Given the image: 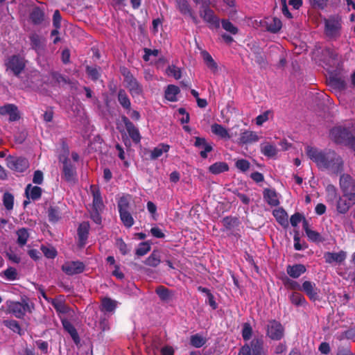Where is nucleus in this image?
<instances>
[{"mask_svg": "<svg viewBox=\"0 0 355 355\" xmlns=\"http://www.w3.org/2000/svg\"><path fill=\"white\" fill-rule=\"evenodd\" d=\"M306 153L319 168L331 169L336 173L343 170V161L334 150L327 149L322 151L307 146Z\"/></svg>", "mask_w": 355, "mask_h": 355, "instance_id": "obj_1", "label": "nucleus"}, {"mask_svg": "<svg viewBox=\"0 0 355 355\" xmlns=\"http://www.w3.org/2000/svg\"><path fill=\"white\" fill-rule=\"evenodd\" d=\"M62 146L64 153L59 156V161L62 163V178L69 183L74 184L77 180L76 168L68 157L69 151L67 145L63 142Z\"/></svg>", "mask_w": 355, "mask_h": 355, "instance_id": "obj_2", "label": "nucleus"}, {"mask_svg": "<svg viewBox=\"0 0 355 355\" xmlns=\"http://www.w3.org/2000/svg\"><path fill=\"white\" fill-rule=\"evenodd\" d=\"M26 60L19 55H12L6 58L4 64L6 71H10L14 76L19 77L24 70Z\"/></svg>", "mask_w": 355, "mask_h": 355, "instance_id": "obj_3", "label": "nucleus"}, {"mask_svg": "<svg viewBox=\"0 0 355 355\" xmlns=\"http://www.w3.org/2000/svg\"><path fill=\"white\" fill-rule=\"evenodd\" d=\"M341 21L338 17H330L324 19V34L331 40H336L340 35Z\"/></svg>", "mask_w": 355, "mask_h": 355, "instance_id": "obj_4", "label": "nucleus"}, {"mask_svg": "<svg viewBox=\"0 0 355 355\" xmlns=\"http://www.w3.org/2000/svg\"><path fill=\"white\" fill-rule=\"evenodd\" d=\"M352 136L350 130L343 126L334 127L330 131V137L336 144L347 146Z\"/></svg>", "mask_w": 355, "mask_h": 355, "instance_id": "obj_5", "label": "nucleus"}, {"mask_svg": "<svg viewBox=\"0 0 355 355\" xmlns=\"http://www.w3.org/2000/svg\"><path fill=\"white\" fill-rule=\"evenodd\" d=\"M266 329L267 336L273 340H279L284 336V327L275 320H269Z\"/></svg>", "mask_w": 355, "mask_h": 355, "instance_id": "obj_6", "label": "nucleus"}, {"mask_svg": "<svg viewBox=\"0 0 355 355\" xmlns=\"http://www.w3.org/2000/svg\"><path fill=\"white\" fill-rule=\"evenodd\" d=\"M6 161L8 168L17 172L24 171L29 166L28 159L22 157L10 155Z\"/></svg>", "mask_w": 355, "mask_h": 355, "instance_id": "obj_7", "label": "nucleus"}, {"mask_svg": "<svg viewBox=\"0 0 355 355\" xmlns=\"http://www.w3.org/2000/svg\"><path fill=\"white\" fill-rule=\"evenodd\" d=\"M8 309L10 313L18 318H23L26 311H31L28 303L25 300H22L21 302H10Z\"/></svg>", "mask_w": 355, "mask_h": 355, "instance_id": "obj_8", "label": "nucleus"}, {"mask_svg": "<svg viewBox=\"0 0 355 355\" xmlns=\"http://www.w3.org/2000/svg\"><path fill=\"white\" fill-rule=\"evenodd\" d=\"M62 270L67 275H73L83 272L85 265L81 261H67L62 266Z\"/></svg>", "mask_w": 355, "mask_h": 355, "instance_id": "obj_9", "label": "nucleus"}, {"mask_svg": "<svg viewBox=\"0 0 355 355\" xmlns=\"http://www.w3.org/2000/svg\"><path fill=\"white\" fill-rule=\"evenodd\" d=\"M200 16L211 26L218 28L220 26L219 19L215 15L214 12L207 6H202L200 10Z\"/></svg>", "mask_w": 355, "mask_h": 355, "instance_id": "obj_10", "label": "nucleus"}, {"mask_svg": "<svg viewBox=\"0 0 355 355\" xmlns=\"http://www.w3.org/2000/svg\"><path fill=\"white\" fill-rule=\"evenodd\" d=\"M121 120L124 123L127 132H128V135L132 140L136 144L139 143L141 140V135L138 128L135 126V125L129 120L127 116H122Z\"/></svg>", "mask_w": 355, "mask_h": 355, "instance_id": "obj_11", "label": "nucleus"}, {"mask_svg": "<svg viewBox=\"0 0 355 355\" xmlns=\"http://www.w3.org/2000/svg\"><path fill=\"white\" fill-rule=\"evenodd\" d=\"M9 115L10 121H15L19 119L17 107L13 104H7L0 107V115Z\"/></svg>", "mask_w": 355, "mask_h": 355, "instance_id": "obj_12", "label": "nucleus"}, {"mask_svg": "<svg viewBox=\"0 0 355 355\" xmlns=\"http://www.w3.org/2000/svg\"><path fill=\"white\" fill-rule=\"evenodd\" d=\"M340 186L343 193L355 190V180L348 174H343L340 178Z\"/></svg>", "mask_w": 355, "mask_h": 355, "instance_id": "obj_13", "label": "nucleus"}, {"mask_svg": "<svg viewBox=\"0 0 355 355\" xmlns=\"http://www.w3.org/2000/svg\"><path fill=\"white\" fill-rule=\"evenodd\" d=\"M302 290L308 295L310 300L313 301L319 300L318 290L314 283L305 281L302 285Z\"/></svg>", "mask_w": 355, "mask_h": 355, "instance_id": "obj_14", "label": "nucleus"}, {"mask_svg": "<svg viewBox=\"0 0 355 355\" xmlns=\"http://www.w3.org/2000/svg\"><path fill=\"white\" fill-rule=\"evenodd\" d=\"M90 191L93 196L92 209L102 210L104 207L99 189L96 185L90 186Z\"/></svg>", "mask_w": 355, "mask_h": 355, "instance_id": "obj_15", "label": "nucleus"}, {"mask_svg": "<svg viewBox=\"0 0 355 355\" xmlns=\"http://www.w3.org/2000/svg\"><path fill=\"white\" fill-rule=\"evenodd\" d=\"M89 223L87 222L82 223L78 228V246L83 248L86 243L89 234Z\"/></svg>", "mask_w": 355, "mask_h": 355, "instance_id": "obj_16", "label": "nucleus"}, {"mask_svg": "<svg viewBox=\"0 0 355 355\" xmlns=\"http://www.w3.org/2000/svg\"><path fill=\"white\" fill-rule=\"evenodd\" d=\"M125 83L126 84V87L129 89V92L132 96H139L142 93V86L138 83L134 76L125 81Z\"/></svg>", "mask_w": 355, "mask_h": 355, "instance_id": "obj_17", "label": "nucleus"}, {"mask_svg": "<svg viewBox=\"0 0 355 355\" xmlns=\"http://www.w3.org/2000/svg\"><path fill=\"white\" fill-rule=\"evenodd\" d=\"M263 345L264 342L261 338H254L250 345L252 355H266Z\"/></svg>", "mask_w": 355, "mask_h": 355, "instance_id": "obj_18", "label": "nucleus"}, {"mask_svg": "<svg viewBox=\"0 0 355 355\" xmlns=\"http://www.w3.org/2000/svg\"><path fill=\"white\" fill-rule=\"evenodd\" d=\"M324 257L325 261L328 263H331L334 261L341 263L346 258V252L340 251L339 252H327L324 254Z\"/></svg>", "mask_w": 355, "mask_h": 355, "instance_id": "obj_19", "label": "nucleus"}, {"mask_svg": "<svg viewBox=\"0 0 355 355\" xmlns=\"http://www.w3.org/2000/svg\"><path fill=\"white\" fill-rule=\"evenodd\" d=\"M25 193L28 199L31 198L33 200H36L41 197L42 189L37 186L33 187L29 184L26 187Z\"/></svg>", "mask_w": 355, "mask_h": 355, "instance_id": "obj_20", "label": "nucleus"}, {"mask_svg": "<svg viewBox=\"0 0 355 355\" xmlns=\"http://www.w3.org/2000/svg\"><path fill=\"white\" fill-rule=\"evenodd\" d=\"M286 272L290 277L293 278H298L302 274L306 272V268L302 264L288 266Z\"/></svg>", "mask_w": 355, "mask_h": 355, "instance_id": "obj_21", "label": "nucleus"}, {"mask_svg": "<svg viewBox=\"0 0 355 355\" xmlns=\"http://www.w3.org/2000/svg\"><path fill=\"white\" fill-rule=\"evenodd\" d=\"M259 137L257 134L252 131L246 130L241 134L239 144H245L258 141Z\"/></svg>", "mask_w": 355, "mask_h": 355, "instance_id": "obj_22", "label": "nucleus"}, {"mask_svg": "<svg viewBox=\"0 0 355 355\" xmlns=\"http://www.w3.org/2000/svg\"><path fill=\"white\" fill-rule=\"evenodd\" d=\"M155 293L160 300L164 302H168L173 297V292L163 286H157Z\"/></svg>", "mask_w": 355, "mask_h": 355, "instance_id": "obj_23", "label": "nucleus"}, {"mask_svg": "<svg viewBox=\"0 0 355 355\" xmlns=\"http://www.w3.org/2000/svg\"><path fill=\"white\" fill-rule=\"evenodd\" d=\"M273 215L277 222L283 227L288 226V214L283 209H278L273 211Z\"/></svg>", "mask_w": 355, "mask_h": 355, "instance_id": "obj_24", "label": "nucleus"}, {"mask_svg": "<svg viewBox=\"0 0 355 355\" xmlns=\"http://www.w3.org/2000/svg\"><path fill=\"white\" fill-rule=\"evenodd\" d=\"M263 198L265 200L272 206H277L279 203L277 193L273 190L265 189L263 191Z\"/></svg>", "mask_w": 355, "mask_h": 355, "instance_id": "obj_25", "label": "nucleus"}, {"mask_svg": "<svg viewBox=\"0 0 355 355\" xmlns=\"http://www.w3.org/2000/svg\"><path fill=\"white\" fill-rule=\"evenodd\" d=\"M62 325L64 329L70 334L74 343L78 344L80 343V338L73 325L67 320H62Z\"/></svg>", "mask_w": 355, "mask_h": 355, "instance_id": "obj_26", "label": "nucleus"}, {"mask_svg": "<svg viewBox=\"0 0 355 355\" xmlns=\"http://www.w3.org/2000/svg\"><path fill=\"white\" fill-rule=\"evenodd\" d=\"M30 19L34 24H40L44 20V13L40 8L35 7L30 13Z\"/></svg>", "mask_w": 355, "mask_h": 355, "instance_id": "obj_27", "label": "nucleus"}, {"mask_svg": "<svg viewBox=\"0 0 355 355\" xmlns=\"http://www.w3.org/2000/svg\"><path fill=\"white\" fill-rule=\"evenodd\" d=\"M211 132L214 135H216L223 139H229L231 137L228 132V130L220 124L214 123L211 125Z\"/></svg>", "mask_w": 355, "mask_h": 355, "instance_id": "obj_28", "label": "nucleus"}, {"mask_svg": "<svg viewBox=\"0 0 355 355\" xmlns=\"http://www.w3.org/2000/svg\"><path fill=\"white\" fill-rule=\"evenodd\" d=\"M31 44L32 48L36 51H40L44 49V40L38 35L33 33L30 35Z\"/></svg>", "mask_w": 355, "mask_h": 355, "instance_id": "obj_29", "label": "nucleus"}, {"mask_svg": "<svg viewBox=\"0 0 355 355\" xmlns=\"http://www.w3.org/2000/svg\"><path fill=\"white\" fill-rule=\"evenodd\" d=\"M161 262L160 252L153 250L151 254L144 261V263L151 267H157Z\"/></svg>", "mask_w": 355, "mask_h": 355, "instance_id": "obj_30", "label": "nucleus"}, {"mask_svg": "<svg viewBox=\"0 0 355 355\" xmlns=\"http://www.w3.org/2000/svg\"><path fill=\"white\" fill-rule=\"evenodd\" d=\"M203 60L207 67L214 73L218 72V65L214 60L211 55L207 51H204L201 53Z\"/></svg>", "mask_w": 355, "mask_h": 355, "instance_id": "obj_31", "label": "nucleus"}, {"mask_svg": "<svg viewBox=\"0 0 355 355\" xmlns=\"http://www.w3.org/2000/svg\"><path fill=\"white\" fill-rule=\"evenodd\" d=\"M329 85L334 89L342 90L345 88L346 83L345 80L338 76H330L329 78Z\"/></svg>", "mask_w": 355, "mask_h": 355, "instance_id": "obj_32", "label": "nucleus"}, {"mask_svg": "<svg viewBox=\"0 0 355 355\" xmlns=\"http://www.w3.org/2000/svg\"><path fill=\"white\" fill-rule=\"evenodd\" d=\"M228 170V164L223 162H216L209 167V171L215 175L227 171Z\"/></svg>", "mask_w": 355, "mask_h": 355, "instance_id": "obj_33", "label": "nucleus"}, {"mask_svg": "<svg viewBox=\"0 0 355 355\" xmlns=\"http://www.w3.org/2000/svg\"><path fill=\"white\" fill-rule=\"evenodd\" d=\"M303 228L309 237V239L313 241H320V234L315 231L311 230L309 227V223L306 220V218H304L303 221Z\"/></svg>", "mask_w": 355, "mask_h": 355, "instance_id": "obj_34", "label": "nucleus"}, {"mask_svg": "<svg viewBox=\"0 0 355 355\" xmlns=\"http://www.w3.org/2000/svg\"><path fill=\"white\" fill-rule=\"evenodd\" d=\"M179 92L180 89L178 86L169 85L165 91V98L171 102L176 101V96Z\"/></svg>", "mask_w": 355, "mask_h": 355, "instance_id": "obj_35", "label": "nucleus"}, {"mask_svg": "<svg viewBox=\"0 0 355 355\" xmlns=\"http://www.w3.org/2000/svg\"><path fill=\"white\" fill-rule=\"evenodd\" d=\"M169 150V146L167 144H161L158 145L157 147H155L153 150L150 152V159H156L158 157H159L163 153H166Z\"/></svg>", "mask_w": 355, "mask_h": 355, "instance_id": "obj_36", "label": "nucleus"}, {"mask_svg": "<svg viewBox=\"0 0 355 355\" xmlns=\"http://www.w3.org/2000/svg\"><path fill=\"white\" fill-rule=\"evenodd\" d=\"M261 151L265 156L272 157L276 155L277 149L275 145L267 143L265 144H261Z\"/></svg>", "mask_w": 355, "mask_h": 355, "instance_id": "obj_37", "label": "nucleus"}, {"mask_svg": "<svg viewBox=\"0 0 355 355\" xmlns=\"http://www.w3.org/2000/svg\"><path fill=\"white\" fill-rule=\"evenodd\" d=\"M130 197L129 196H122L121 198H120L118 202V208L119 213L130 211Z\"/></svg>", "mask_w": 355, "mask_h": 355, "instance_id": "obj_38", "label": "nucleus"}, {"mask_svg": "<svg viewBox=\"0 0 355 355\" xmlns=\"http://www.w3.org/2000/svg\"><path fill=\"white\" fill-rule=\"evenodd\" d=\"M118 101L123 108L128 110H130V101L124 89H120L119 91Z\"/></svg>", "mask_w": 355, "mask_h": 355, "instance_id": "obj_39", "label": "nucleus"}, {"mask_svg": "<svg viewBox=\"0 0 355 355\" xmlns=\"http://www.w3.org/2000/svg\"><path fill=\"white\" fill-rule=\"evenodd\" d=\"M282 26V24L281 20L277 17H274L270 22H268L267 29L271 33H276L279 31Z\"/></svg>", "mask_w": 355, "mask_h": 355, "instance_id": "obj_40", "label": "nucleus"}, {"mask_svg": "<svg viewBox=\"0 0 355 355\" xmlns=\"http://www.w3.org/2000/svg\"><path fill=\"white\" fill-rule=\"evenodd\" d=\"M352 204L347 199L340 198L337 202V211L340 214H345L348 211Z\"/></svg>", "mask_w": 355, "mask_h": 355, "instance_id": "obj_41", "label": "nucleus"}, {"mask_svg": "<svg viewBox=\"0 0 355 355\" xmlns=\"http://www.w3.org/2000/svg\"><path fill=\"white\" fill-rule=\"evenodd\" d=\"M3 204L7 210H12L14 205L13 195L9 192L4 193L3 196Z\"/></svg>", "mask_w": 355, "mask_h": 355, "instance_id": "obj_42", "label": "nucleus"}, {"mask_svg": "<svg viewBox=\"0 0 355 355\" xmlns=\"http://www.w3.org/2000/svg\"><path fill=\"white\" fill-rule=\"evenodd\" d=\"M176 3L178 10L182 15H189L192 11L187 0H176Z\"/></svg>", "mask_w": 355, "mask_h": 355, "instance_id": "obj_43", "label": "nucleus"}, {"mask_svg": "<svg viewBox=\"0 0 355 355\" xmlns=\"http://www.w3.org/2000/svg\"><path fill=\"white\" fill-rule=\"evenodd\" d=\"M119 214L121 220L126 227L129 228L133 225L134 219L130 211H125Z\"/></svg>", "mask_w": 355, "mask_h": 355, "instance_id": "obj_44", "label": "nucleus"}, {"mask_svg": "<svg viewBox=\"0 0 355 355\" xmlns=\"http://www.w3.org/2000/svg\"><path fill=\"white\" fill-rule=\"evenodd\" d=\"M290 300L295 306H302L306 304L305 298L299 293H293L290 296Z\"/></svg>", "mask_w": 355, "mask_h": 355, "instance_id": "obj_45", "label": "nucleus"}, {"mask_svg": "<svg viewBox=\"0 0 355 355\" xmlns=\"http://www.w3.org/2000/svg\"><path fill=\"white\" fill-rule=\"evenodd\" d=\"M102 306L104 311L111 312L115 309L116 303L110 298L105 297L102 300Z\"/></svg>", "mask_w": 355, "mask_h": 355, "instance_id": "obj_46", "label": "nucleus"}, {"mask_svg": "<svg viewBox=\"0 0 355 355\" xmlns=\"http://www.w3.org/2000/svg\"><path fill=\"white\" fill-rule=\"evenodd\" d=\"M3 324L14 332L21 335V327L17 321L14 320H5L3 321Z\"/></svg>", "mask_w": 355, "mask_h": 355, "instance_id": "obj_47", "label": "nucleus"}, {"mask_svg": "<svg viewBox=\"0 0 355 355\" xmlns=\"http://www.w3.org/2000/svg\"><path fill=\"white\" fill-rule=\"evenodd\" d=\"M48 216L49 221L52 223L57 222L60 218L59 209L54 207H50L48 209Z\"/></svg>", "mask_w": 355, "mask_h": 355, "instance_id": "obj_48", "label": "nucleus"}, {"mask_svg": "<svg viewBox=\"0 0 355 355\" xmlns=\"http://www.w3.org/2000/svg\"><path fill=\"white\" fill-rule=\"evenodd\" d=\"M54 309L60 313H66L68 311V307L60 300H51L50 302Z\"/></svg>", "mask_w": 355, "mask_h": 355, "instance_id": "obj_49", "label": "nucleus"}, {"mask_svg": "<svg viewBox=\"0 0 355 355\" xmlns=\"http://www.w3.org/2000/svg\"><path fill=\"white\" fill-rule=\"evenodd\" d=\"M17 234L18 236L17 243L19 245H24L28 238V233L27 230L24 228H21L17 232Z\"/></svg>", "mask_w": 355, "mask_h": 355, "instance_id": "obj_50", "label": "nucleus"}, {"mask_svg": "<svg viewBox=\"0 0 355 355\" xmlns=\"http://www.w3.org/2000/svg\"><path fill=\"white\" fill-rule=\"evenodd\" d=\"M221 25L223 29L230 33L231 34L236 35L239 30L232 23L227 19H222Z\"/></svg>", "mask_w": 355, "mask_h": 355, "instance_id": "obj_51", "label": "nucleus"}, {"mask_svg": "<svg viewBox=\"0 0 355 355\" xmlns=\"http://www.w3.org/2000/svg\"><path fill=\"white\" fill-rule=\"evenodd\" d=\"M150 245L148 242H142L135 251V254L138 257H142L146 254L150 250Z\"/></svg>", "mask_w": 355, "mask_h": 355, "instance_id": "obj_52", "label": "nucleus"}, {"mask_svg": "<svg viewBox=\"0 0 355 355\" xmlns=\"http://www.w3.org/2000/svg\"><path fill=\"white\" fill-rule=\"evenodd\" d=\"M252 334V328L250 323L245 322L243 324V329H242V337L244 340L248 341L250 339Z\"/></svg>", "mask_w": 355, "mask_h": 355, "instance_id": "obj_53", "label": "nucleus"}, {"mask_svg": "<svg viewBox=\"0 0 355 355\" xmlns=\"http://www.w3.org/2000/svg\"><path fill=\"white\" fill-rule=\"evenodd\" d=\"M101 69L100 67H93L90 66L86 67V72L87 73L88 76L93 80H97L99 78L100 73L99 70Z\"/></svg>", "mask_w": 355, "mask_h": 355, "instance_id": "obj_54", "label": "nucleus"}, {"mask_svg": "<svg viewBox=\"0 0 355 355\" xmlns=\"http://www.w3.org/2000/svg\"><path fill=\"white\" fill-rule=\"evenodd\" d=\"M205 343V340L198 334L191 337V344L196 347H200Z\"/></svg>", "mask_w": 355, "mask_h": 355, "instance_id": "obj_55", "label": "nucleus"}, {"mask_svg": "<svg viewBox=\"0 0 355 355\" xmlns=\"http://www.w3.org/2000/svg\"><path fill=\"white\" fill-rule=\"evenodd\" d=\"M250 162L246 159H239L236 162V166L237 168L243 172L248 171L250 168Z\"/></svg>", "mask_w": 355, "mask_h": 355, "instance_id": "obj_56", "label": "nucleus"}, {"mask_svg": "<svg viewBox=\"0 0 355 355\" xmlns=\"http://www.w3.org/2000/svg\"><path fill=\"white\" fill-rule=\"evenodd\" d=\"M305 218L301 214L297 212L291 216L290 221L293 227H296L302 220L304 221Z\"/></svg>", "mask_w": 355, "mask_h": 355, "instance_id": "obj_57", "label": "nucleus"}, {"mask_svg": "<svg viewBox=\"0 0 355 355\" xmlns=\"http://www.w3.org/2000/svg\"><path fill=\"white\" fill-rule=\"evenodd\" d=\"M41 250H42V252L44 253V254L47 258H49V259L54 258L57 254V252L53 248H48V247L42 246L41 248Z\"/></svg>", "mask_w": 355, "mask_h": 355, "instance_id": "obj_58", "label": "nucleus"}, {"mask_svg": "<svg viewBox=\"0 0 355 355\" xmlns=\"http://www.w3.org/2000/svg\"><path fill=\"white\" fill-rule=\"evenodd\" d=\"M322 55L324 57L329 58V62L330 60H335L337 58V53L329 48H326L322 51Z\"/></svg>", "mask_w": 355, "mask_h": 355, "instance_id": "obj_59", "label": "nucleus"}, {"mask_svg": "<svg viewBox=\"0 0 355 355\" xmlns=\"http://www.w3.org/2000/svg\"><path fill=\"white\" fill-rule=\"evenodd\" d=\"M313 8L323 9L327 6L328 0H310Z\"/></svg>", "mask_w": 355, "mask_h": 355, "instance_id": "obj_60", "label": "nucleus"}, {"mask_svg": "<svg viewBox=\"0 0 355 355\" xmlns=\"http://www.w3.org/2000/svg\"><path fill=\"white\" fill-rule=\"evenodd\" d=\"M4 275L7 279L14 280L17 278V273L15 268L10 267L4 271Z\"/></svg>", "mask_w": 355, "mask_h": 355, "instance_id": "obj_61", "label": "nucleus"}, {"mask_svg": "<svg viewBox=\"0 0 355 355\" xmlns=\"http://www.w3.org/2000/svg\"><path fill=\"white\" fill-rule=\"evenodd\" d=\"M168 74L172 75L175 79H180L181 77L180 69L175 66H170L168 68Z\"/></svg>", "mask_w": 355, "mask_h": 355, "instance_id": "obj_62", "label": "nucleus"}, {"mask_svg": "<svg viewBox=\"0 0 355 355\" xmlns=\"http://www.w3.org/2000/svg\"><path fill=\"white\" fill-rule=\"evenodd\" d=\"M326 191L327 192L328 197L330 198V199L331 200H334L336 198L337 190H336V188L334 185H332V184L327 185V187L326 188Z\"/></svg>", "mask_w": 355, "mask_h": 355, "instance_id": "obj_63", "label": "nucleus"}, {"mask_svg": "<svg viewBox=\"0 0 355 355\" xmlns=\"http://www.w3.org/2000/svg\"><path fill=\"white\" fill-rule=\"evenodd\" d=\"M116 246L122 254L125 255L128 253V250L127 245L121 239H119L116 240Z\"/></svg>", "mask_w": 355, "mask_h": 355, "instance_id": "obj_64", "label": "nucleus"}]
</instances>
